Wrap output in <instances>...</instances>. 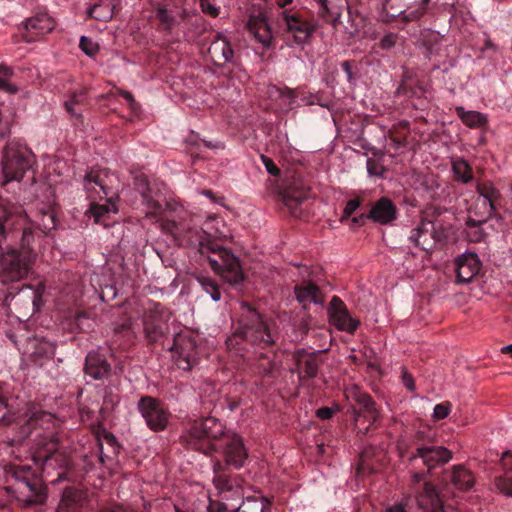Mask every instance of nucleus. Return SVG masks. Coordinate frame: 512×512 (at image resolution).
<instances>
[{
    "label": "nucleus",
    "mask_w": 512,
    "mask_h": 512,
    "mask_svg": "<svg viewBox=\"0 0 512 512\" xmlns=\"http://www.w3.org/2000/svg\"><path fill=\"white\" fill-rule=\"evenodd\" d=\"M25 290H30L31 291V293H32V304L35 307V309H38L39 305L41 303L42 293L44 291V285L43 284H38L35 289H32L29 285H27V286H25V287H23L21 289L22 292H24Z\"/></svg>",
    "instance_id": "obj_44"
},
{
    "label": "nucleus",
    "mask_w": 512,
    "mask_h": 512,
    "mask_svg": "<svg viewBox=\"0 0 512 512\" xmlns=\"http://www.w3.org/2000/svg\"><path fill=\"white\" fill-rule=\"evenodd\" d=\"M417 503L423 512H445L437 491L429 483L424 484L422 493L417 497Z\"/></svg>",
    "instance_id": "obj_23"
},
{
    "label": "nucleus",
    "mask_w": 512,
    "mask_h": 512,
    "mask_svg": "<svg viewBox=\"0 0 512 512\" xmlns=\"http://www.w3.org/2000/svg\"><path fill=\"white\" fill-rule=\"evenodd\" d=\"M148 205L152 209L151 213H154V214H156L161 209V206L155 202H149Z\"/></svg>",
    "instance_id": "obj_61"
},
{
    "label": "nucleus",
    "mask_w": 512,
    "mask_h": 512,
    "mask_svg": "<svg viewBox=\"0 0 512 512\" xmlns=\"http://www.w3.org/2000/svg\"><path fill=\"white\" fill-rule=\"evenodd\" d=\"M83 186L91 201L86 214L93 217L95 223L108 227L111 215L118 212L113 202L119 190L118 176L108 169H92L85 175Z\"/></svg>",
    "instance_id": "obj_3"
},
{
    "label": "nucleus",
    "mask_w": 512,
    "mask_h": 512,
    "mask_svg": "<svg viewBox=\"0 0 512 512\" xmlns=\"http://www.w3.org/2000/svg\"><path fill=\"white\" fill-rule=\"evenodd\" d=\"M200 7L203 13L212 17H217L220 13V7L211 3L210 0H200Z\"/></svg>",
    "instance_id": "obj_45"
},
{
    "label": "nucleus",
    "mask_w": 512,
    "mask_h": 512,
    "mask_svg": "<svg viewBox=\"0 0 512 512\" xmlns=\"http://www.w3.org/2000/svg\"><path fill=\"white\" fill-rule=\"evenodd\" d=\"M477 191L479 193L476 200L477 213L488 218L493 214L494 204L498 201L500 192L491 183L478 185Z\"/></svg>",
    "instance_id": "obj_15"
},
{
    "label": "nucleus",
    "mask_w": 512,
    "mask_h": 512,
    "mask_svg": "<svg viewBox=\"0 0 512 512\" xmlns=\"http://www.w3.org/2000/svg\"><path fill=\"white\" fill-rule=\"evenodd\" d=\"M33 154L21 142H10L5 150L2 160L4 182L20 181L25 172L32 167Z\"/></svg>",
    "instance_id": "obj_7"
},
{
    "label": "nucleus",
    "mask_w": 512,
    "mask_h": 512,
    "mask_svg": "<svg viewBox=\"0 0 512 512\" xmlns=\"http://www.w3.org/2000/svg\"><path fill=\"white\" fill-rule=\"evenodd\" d=\"M387 512H406L403 505H395L393 507H390Z\"/></svg>",
    "instance_id": "obj_60"
},
{
    "label": "nucleus",
    "mask_w": 512,
    "mask_h": 512,
    "mask_svg": "<svg viewBox=\"0 0 512 512\" xmlns=\"http://www.w3.org/2000/svg\"><path fill=\"white\" fill-rule=\"evenodd\" d=\"M103 512H134L133 510L123 507V506H111L105 509Z\"/></svg>",
    "instance_id": "obj_57"
},
{
    "label": "nucleus",
    "mask_w": 512,
    "mask_h": 512,
    "mask_svg": "<svg viewBox=\"0 0 512 512\" xmlns=\"http://www.w3.org/2000/svg\"><path fill=\"white\" fill-rule=\"evenodd\" d=\"M32 449V460L43 473L50 475L51 471L59 470L53 482L64 479L70 458L66 452L59 450L58 443L52 436L45 435L35 439Z\"/></svg>",
    "instance_id": "obj_6"
},
{
    "label": "nucleus",
    "mask_w": 512,
    "mask_h": 512,
    "mask_svg": "<svg viewBox=\"0 0 512 512\" xmlns=\"http://www.w3.org/2000/svg\"><path fill=\"white\" fill-rule=\"evenodd\" d=\"M328 314L330 323L340 331L354 333L360 324L359 320L350 315L343 301L337 296L331 299Z\"/></svg>",
    "instance_id": "obj_10"
},
{
    "label": "nucleus",
    "mask_w": 512,
    "mask_h": 512,
    "mask_svg": "<svg viewBox=\"0 0 512 512\" xmlns=\"http://www.w3.org/2000/svg\"><path fill=\"white\" fill-rule=\"evenodd\" d=\"M110 365L105 358L97 352H90L86 356L85 373L95 380H101L108 375Z\"/></svg>",
    "instance_id": "obj_22"
},
{
    "label": "nucleus",
    "mask_w": 512,
    "mask_h": 512,
    "mask_svg": "<svg viewBox=\"0 0 512 512\" xmlns=\"http://www.w3.org/2000/svg\"><path fill=\"white\" fill-rule=\"evenodd\" d=\"M82 501L81 493L74 488H66L58 505L57 512H77Z\"/></svg>",
    "instance_id": "obj_28"
},
{
    "label": "nucleus",
    "mask_w": 512,
    "mask_h": 512,
    "mask_svg": "<svg viewBox=\"0 0 512 512\" xmlns=\"http://www.w3.org/2000/svg\"><path fill=\"white\" fill-rule=\"evenodd\" d=\"M171 234L180 245L192 247L206 256L212 270L229 284L237 285L243 281L244 274L238 257L215 242L232 237L222 218L208 217L201 228L174 224Z\"/></svg>",
    "instance_id": "obj_1"
},
{
    "label": "nucleus",
    "mask_w": 512,
    "mask_h": 512,
    "mask_svg": "<svg viewBox=\"0 0 512 512\" xmlns=\"http://www.w3.org/2000/svg\"><path fill=\"white\" fill-rule=\"evenodd\" d=\"M27 32H32L31 37L24 36L26 41L34 40L35 36L43 35L51 32L54 29V21L47 14H38L33 16L22 23Z\"/></svg>",
    "instance_id": "obj_21"
},
{
    "label": "nucleus",
    "mask_w": 512,
    "mask_h": 512,
    "mask_svg": "<svg viewBox=\"0 0 512 512\" xmlns=\"http://www.w3.org/2000/svg\"><path fill=\"white\" fill-rule=\"evenodd\" d=\"M360 206V201L358 199L349 200L344 207V217H350Z\"/></svg>",
    "instance_id": "obj_50"
},
{
    "label": "nucleus",
    "mask_w": 512,
    "mask_h": 512,
    "mask_svg": "<svg viewBox=\"0 0 512 512\" xmlns=\"http://www.w3.org/2000/svg\"><path fill=\"white\" fill-rule=\"evenodd\" d=\"M294 358L300 378H313L317 375L318 363L313 355L302 350L298 351Z\"/></svg>",
    "instance_id": "obj_25"
},
{
    "label": "nucleus",
    "mask_w": 512,
    "mask_h": 512,
    "mask_svg": "<svg viewBox=\"0 0 512 512\" xmlns=\"http://www.w3.org/2000/svg\"><path fill=\"white\" fill-rule=\"evenodd\" d=\"M143 326L147 339L156 342L167 331V317L157 308L150 309L144 314Z\"/></svg>",
    "instance_id": "obj_14"
},
{
    "label": "nucleus",
    "mask_w": 512,
    "mask_h": 512,
    "mask_svg": "<svg viewBox=\"0 0 512 512\" xmlns=\"http://www.w3.org/2000/svg\"><path fill=\"white\" fill-rule=\"evenodd\" d=\"M10 215L6 208L0 207V249H2V242L6 239L4 223L8 222Z\"/></svg>",
    "instance_id": "obj_47"
},
{
    "label": "nucleus",
    "mask_w": 512,
    "mask_h": 512,
    "mask_svg": "<svg viewBox=\"0 0 512 512\" xmlns=\"http://www.w3.org/2000/svg\"><path fill=\"white\" fill-rule=\"evenodd\" d=\"M5 409H6L5 398L0 395V419L4 416V410Z\"/></svg>",
    "instance_id": "obj_59"
},
{
    "label": "nucleus",
    "mask_w": 512,
    "mask_h": 512,
    "mask_svg": "<svg viewBox=\"0 0 512 512\" xmlns=\"http://www.w3.org/2000/svg\"><path fill=\"white\" fill-rule=\"evenodd\" d=\"M457 283H469L480 272L481 262L476 253L468 252L455 261Z\"/></svg>",
    "instance_id": "obj_13"
},
{
    "label": "nucleus",
    "mask_w": 512,
    "mask_h": 512,
    "mask_svg": "<svg viewBox=\"0 0 512 512\" xmlns=\"http://www.w3.org/2000/svg\"><path fill=\"white\" fill-rule=\"evenodd\" d=\"M118 4V0H100L99 3L95 4L88 9V14L91 18L99 21H109L112 19L114 9Z\"/></svg>",
    "instance_id": "obj_27"
},
{
    "label": "nucleus",
    "mask_w": 512,
    "mask_h": 512,
    "mask_svg": "<svg viewBox=\"0 0 512 512\" xmlns=\"http://www.w3.org/2000/svg\"><path fill=\"white\" fill-rule=\"evenodd\" d=\"M367 171L370 176H382V171L371 159L367 160Z\"/></svg>",
    "instance_id": "obj_52"
},
{
    "label": "nucleus",
    "mask_w": 512,
    "mask_h": 512,
    "mask_svg": "<svg viewBox=\"0 0 512 512\" xmlns=\"http://www.w3.org/2000/svg\"><path fill=\"white\" fill-rule=\"evenodd\" d=\"M261 161L266 168V171L272 176H278L280 174L279 168L276 166L274 161L266 155H261Z\"/></svg>",
    "instance_id": "obj_49"
},
{
    "label": "nucleus",
    "mask_w": 512,
    "mask_h": 512,
    "mask_svg": "<svg viewBox=\"0 0 512 512\" xmlns=\"http://www.w3.org/2000/svg\"><path fill=\"white\" fill-rule=\"evenodd\" d=\"M170 350L174 351L186 363V366H183V368L190 367L197 359L196 342L190 335L177 334Z\"/></svg>",
    "instance_id": "obj_17"
},
{
    "label": "nucleus",
    "mask_w": 512,
    "mask_h": 512,
    "mask_svg": "<svg viewBox=\"0 0 512 512\" xmlns=\"http://www.w3.org/2000/svg\"><path fill=\"white\" fill-rule=\"evenodd\" d=\"M271 512L269 501L261 496H248L243 499L241 505H233L231 512Z\"/></svg>",
    "instance_id": "obj_26"
},
{
    "label": "nucleus",
    "mask_w": 512,
    "mask_h": 512,
    "mask_svg": "<svg viewBox=\"0 0 512 512\" xmlns=\"http://www.w3.org/2000/svg\"><path fill=\"white\" fill-rule=\"evenodd\" d=\"M452 405L450 402L445 401L435 405L432 417L434 420H443L447 418L451 412Z\"/></svg>",
    "instance_id": "obj_41"
},
{
    "label": "nucleus",
    "mask_w": 512,
    "mask_h": 512,
    "mask_svg": "<svg viewBox=\"0 0 512 512\" xmlns=\"http://www.w3.org/2000/svg\"><path fill=\"white\" fill-rule=\"evenodd\" d=\"M428 225H430V223H422L421 226L413 229L409 236V239L414 243V245L421 247L422 249H426Z\"/></svg>",
    "instance_id": "obj_35"
},
{
    "label": "nucleus",
    "mask_w": 512,
    "mask_h": 512,
    "mask_svg": "<svg viewBox=\"0 0 512 512\" xmlns=\"http://www.w3.org/2000/svg\"><path fill=\"white\" fill-rule=\"evenodd\" d=\"M293 0H275V2L280 6L284 7L288 4H290Z\"/></svg>",
    "instance_id": "obj_63"
},
{
    "label": "nucleus",
    "mask_w": 512,
    "mask_h": 512,
    "mask_svg": "<svg viewBox=\"0 0 512 512\" xmlns=\"http://www.w3.org/2000/svg\"><path fill=\"white\" fill-rule=\"evenodd\" d=\"M452 453L443 446H418L416 453L410 458L412 461L421 460L428 470L440 464L449 462Z\"/></svg>",
    "instance_id": "obj_12"
},
{
    "label": "nucleus",
    "mask_w": 512,
    "mask_h": 512,
    "mask_svg": "<svg viewBox=\"0 0 512 512\" xmlns=\"http://www.w3.org/2000/svg\"><path fill=\"white\" fill-rule=\"evenodd\" d=\"M83 94H74L69 100L65 101V107L67 111L71 115H79V113L74 109V106L82 102Z\"/></svg>",
    "instance_id": "obj_48"
},
{
    "label": "nucleus",
    "mask_w": 512,
    "mask_h": 512,
    "mask_svg": "<svg viewBox=\"0 0 512 512\" xmlns=\"http://www.w3.org/2000/svg\"><path fill=\"white\" fill-rule=\"evenodd\" d=\"M423 477H424L423 473H415L413 475V481L418 483V482H420L423 479Z\"/></svg>",
    "instance_id": "obj_62"
},
{
    "label": "nucleus",
    "mask_w": 512,
    "mask_h": 512,
    "mask_svg": "<svg viewBox=\"0 0 512 512\" xmlns=\"http://www.w3.org/2000/svg\"><path fill=\"white\" fill-rule=\"evenodd\" d=\"M451 481L457 489L466 491L473 487L475 479L469 470L462 466H457L452 471Z\"/></svg>",
    "instance_id": "obj_30"
},
{
    "label": "nucleus",
    "mask_w": 512,
    "mask_h": 512,
    "mask_svg": "<svg viewBox=\"0 0 512 512\" xmlns=\"http://www.w3.org/2000/svg\"><path fill=\"white\" fill-rule=\"evenodd\" d=\"M307 189L302 187L299 191L290 190L284 197V203L292 207L293 203H301L307 198Z\"/></svg>",
    "instance_id": "obj_38"
},
{
    "label": "nucleus",
    "mask_w": 512,
    "mask_h": 512,
    "mask_svg": "<svg viewBox=\"0 0 512 512\" xmlns=\"http://www.w3.org/2000/svg\"><path fill=\"white\" fill-rule=\"evenodd\" d=\"M32 231L25 229L20 251L9 249L0 257V280L3 283L17 282L24 279L34 262L32 250L28 248Z\"/></svg>",
    "instance_id": "obj_5"
},
{
    "label": "nucleus",
    "mask_w": 512,
    "mask_h": 512,
    "mask_svg": "<svg viewBox=\"0 0 512 512\" xmlns=\"http://www.w3.org/2000/svg\"><path fill=\"white\" fill-rule=\"evenodd\" d=\"M247 29L263 48H270L273 34L267 22V18L263 14L250 16Z\"/></svg>",
    "instance_id": "obj_16"
},
{
    "label": "nucleus",
    "mask_w": 512,
    "mask_h": 512,
    "mask_svg": "<svg viewBox=\"0 0 512 512\" xmlns=\"http://www.w3.org/2000/svg\"><path fill=\"white\" fill-rule=\"evenodd\" d=\"M209 511L210 512H227L228 508H227V505L224 503L211 501L210 505H209Z\"/></svg>",
    "instance_id": "obj_54"
},
{
    "label": "nucleus",
    "mask_w": 512,
    "mask_h": 512,
    "mask_svg": "<svg viewBox=\"0 0 512 512\" xmlns=\"http://www.w3.org/2000/svg\"><path fill=\"white\" fill-rule=\"evenodd\" d=\"M208 53L212 61L219 66L231 62L234 57L231 44L222 33L217 34L216 38L211 42Z\"/></svg>",
    "instance_id": "obj_18"
},
{
    "label": "nucleus",
    "mask_w": 512,
    "mask_h": 512,
    "mask_svg": "<svg viewBox=\"0 0 512 512\" xmlns=\"http://www.w3.org/2000/svg\"><path fill=\"white\" fill-rule=\"evenodd\" d=\"M286 30L290 33L296 44H304L317 28V25L302 19L296 13L283 12Z\"/></svg>",
    "instance_id": "obj_11"
},
{
    "label": "nucleus",
    "mask_w": 512,
    "mask_h": 512,
    "mask_svg": "<svg viewBox=\"0 0 512 512\" xmlns=\"http://www.w3.org/2000/svg\"><path fill=\"white\" fill-rule=\"evenodd\" d=\"M182 438L189 447L204 454L222 449L226 463L235 468H240L246 459L242 439L235 433H226L224 425L214 417L195 420Z\"/></svg>",
    "instance_id": "obj_2"
},
{
    "label": "nucleus",
    "mask_w": 512,
    "mask_h": 512,
    "mask_svg": "<svg viewBox=\"0 0 512 512\" xmlns=\"http://www.w3.org/2000/svg\"><path fill=\"white\" fill-rule=\"evenodd\" d=\"M13 76V70L6 65H0V90L6 91L10 94L18 92V87L10 82Z\"/></svg>",
    "instance_id": "obj_32"
},
{
    "label": "nucleus",
    "mask_w": 512,
    "mask_h": 512,
    "mask_svg": "<svg viewBox=\"0 0 512 512\" xmlns=\"http://www.w3.org/2000/svg\"><path fill=\"white\" fill-rule=\"evenodd\" d=\"M294 290L297 301L304 307L311 303L319 305L323 304L320 289L311 282L296 285Z\"/></svg>",
    "instance_id": "obj_24"
},
{
    "label": "nucleus",
    "mask_w": 512,
    "mask_h": 512,
    "mask_svg": "<svg viewBox=\"0 0 512 512\" xmlns=\"http://www.w3.org/2000/svg\"><path fill=\"white\" fill-rule=\"evenodd\" d=\"M79 46L87 56H94L99 50L98 44L86 36L80 38Z\"/></svg>",
    "instance_id": "obj_42"
},
{
    "label": "nucleus",
    "mask_w": 512,
    "mask_h": 512,
    "mask_svg": "<svg viewBox=\"0 0 512 512\" xmlns=\"http://www.w3.org/2000/svg\"><path fill=\"white\" fill-rule=\"evenodd\" d=\"M397 39V34L388 33L381 38L379 45L382 49L389 50L396 45Z\"/></svg>",
    "instance_id": "obj_46"
},
{
    "label": "nucleus",
    "mask_w": 512,
    "mask_h": 512,
    "mask_svg": "<svg viewBox=\"0 0 512 512\" xmlns=\"http://www.w3.org/2000/svg\"><path fill=\"white\" fill-rule=\"evenodd\" d=\"M239 324V329L226 340L228 349L239 350L238 345L244 340L260 348L269 347L274 343L269 324L247 303L241 305Z\"/></svg>",
    "instance_id": "obj_4"
},
{
    "label": "nucleus",
    "mask_w": 512,
    "mask_h": 512,
    "mask_svg": "<svg viewBox=\"0 0 512 512\" xmlns=\"http://www.w3.org/2000/svg\"><path fill=\"white\" fill-rule=\"evenodd\" d=\"M456 113L469 128H479L487 123L486 115L475 110L466 111L463 107L459 106L456 107Z\"/></svg>",
    "instance_id": "obj_29"
},
{
    "label": "nucleus",
    "mask_w": 512,
    "mask_h": 512,
    "mask_svg": "<svg viewBox=\"0 0 512 512\" xmlns=\"http://www.w3.org/2000/svg\"><path fill=\"white\" fill-rule=\"evenodd\" d=\"M275 368V362L272 361L267 355L261 354V361L259 362L257 369L262 375H269Z\"/></svg>",
    "instance_id": "obj_43"
},
{
    "label": "nucleus",
    "mask_w": 512,
    "mask_h": 512,
    "mask_svg": "<svg viewBox=\"0 0 512 512\" xmlns=\"http://www.w3.org/2000/svg\"><path fill=\"white\" fill-rule=\"evenodd\" d=\"M396 214L393 202L387 197H382L371 207L368 218L385 225L396 219Z\"/></svg>",
    "instance_id": "obj_20"
},
{
    "label": "nucleus",
    "mask_w": 512,
    "mask_h": 512,
    "mask_svg": "<svg viewBox=\"0 0 512 512\" xmlns=\"http://www.w3.org/2000/svg\"><path fill=\"white\" fill-rule=\"evenodd\" d=\"M275 94L278 95V97L282 101V105L285 107H291L292 104L295 101L296 93L294 90L289 88L279 89L277 87L274 88Z\"/></svg>",
    "instance_id": "obj_40"
},
{
    "label": "nucleus",
    "mask_w": 512,
    "mask_h": 512,
    "mask_svg": "<svg viewBox=\"0 0 512 512\" xmlns=\"http://www.w3.org/2000/svg\"><path fill=\"white\" fill-rule=\"evenodd\" d=\"M402 383L403 385L410 391L415 390L414 379L411 374H409L406 370L402 373Z\"/></svg>",
    "instance_id": "obj_51"
},
{
    "label": "nucleus",
    "mask_w": 512,
    "mask_h": 512,
    "mask_svg": "<svg viewBox=\"0 0 512 512\" xmlns=\"http://www.w3.org/2000/svg\"><path fill=\"white\" fill-rule=\"evenodd\" d=\"M501 350H502L503 353L512 352V344L502 347Z\"/></svg>",
    "instance_id": "obj_64"
},
{
    "label": "nucleus",
    "mask_w": 512,
    "mask_h": 512,
    "mask_svg": "<svg viewBox=\"0 0 512 512\" xmlns=\"http://www.w3.org/2000/svg\"><path fill=\"white\" fill-rule=\"evenodd\" d=\"M316 415L318 418L322 420L330 419L333 415V410L328 407H322L316 411Z\"/></svg>",
    "instance_id": "obj_53"
},
{
    "label": "nucleus",
    "mask_w": 512,
    "mask_h": 512,
    "mask_svg": "<svg viewBox=\"0 0 512 512\" xmlns=\"http://www.w3.org/2000/svg\"><path fill=\"white\" fill-rule=\"evenodd\" d=\"M198 283L202 289L211 296V299L215 302L221 299V293L218 285L210 278L200 275L197 277Z\"/></svg>",
    "instance_id": "obj_33"
},
{
    "label": "nucleus",
    "mask_w": 512,
    "mask_h": 512,
    "mask_svg": "<svg viewBox=\"0 0 512 512\" xmlns=\"http://www.w3.org/2000/svg\"><path fill=\"white\" fill-rule=\"evenodd\" d=\"M495 485L503 495L512 497V468L507 469L502 476L496 478Z\"/></svg>",
    "instance_id": "obj_34"
},
{
    "label": "nucleus",
    "mask_w": 512,
    "mask_h": 512,
    "mask_svg": "<svg viewBox=\"0 0 512 512\" xmlns=\"http://www.w3.org/2000/svg\"><path fill=\"white\" fill-rule=\"evenodd\" d=\"M341 66H342V69H343L344 73L346 74L347 80L349 82H351L352 79H353V74H352V69H351L350 63L348 61H344L341 64Z\"/></svg>",
    "instance_id": "obj_56"
},
{
    "label": "nucleus",
    "mask_w": 512,
    "mask_h": 512,
    "mask_svg": "<svg viewBox=\"0 0 512 512\" xmlns=\"http://www.w3.org/2000/svg\"><path fill=\"white\" fill-rule=\"evenodd\" d=\"M316 2L320 17L330 21L333 26L340 23V17L345 9L350 13L347 0H316Z\"/></svg>",
    "instance_id": "obj_19"
},
{
    "label": "nucleus",
    "mask_w": 512,
    "mask_h": 512,
    "mask_svg": "<svg viewBox=\"0 0 512 512\" xmlns=\"http://www.w3.org/2000/svg\"><path fill=\"white\" fill-rule=\"evenodd\" d=\"M510 459H512V452L507 451V452H504V453L502 454L501 461L503 462V465H504V466H507V465H508V463H509Z\"/></svg>",
    "instance_id": "obj_58"
},
{
    "label": "nucleus",
    "mask_w": 512,
    "mask_h": 512,
    "mask_svg": "<svg viewBox=\"0 0 512 512\" xmlns=\"http://www.w3.org/2000/svg\"><path fill=\"white\" fill-rule=\"evenodd\" d=\"M347 397L352 398L360 405L358 410H354L355 428L359 433H367L378 419V412L372 398L357 387L349 389Z\"/></svg>",
    "instance_id": "obj_8"
},
{
    "label": "nucleus",
    "mask_w": 512,
    "mask_h": 512,
    "mask_svg": "<svg viewBox=\"0 0 512 512\" xmlns=\"http://www.w3.org/2000/svg\"><path fill=\"white\" fill-rule=\"evenodd\" d=\"M220 467H221L220 463L217 462V463L214 464L215 476L213 478V482H214L215 487L217 488V490L221 494H223L225 492L231 491L233 489V485H232L230 480H228L224 476L218 474V469Z\"/></svg>",
    "instance_id": "obj_36"
},
{
    "label": "nucleus",
    "mask_w": 512,
    "mask_h": 512,
    "mask_svg": "<svg viewBox=\"0 0 512 512\" xmlns=\"http://www.w3.org/2000/svg\"><path fill=\"white\" fill-rule=\"evenodd\" d=\"M430 0H418L415 1L409 8H408V18L409 19H418L427 10L428 3Z\"/></svg>",
    "instance_id": "obj_39"
},
{
    "label": "nucleus",
    "mask_w": 512,
    "mask_h": 512,
    "mask_svg": "<svg viewBox=\"0 0 512 512\" xmlns=\"http://www.w3.org/2000/svg\"><path fill=\"white\" fill-rule=\"evenodd\" d=\"M156 18L165 29H171L176 23L175 17L172 13L163 7H158L156 9Z\"/></svg>",
    "instance_id": "obj_37"
},
{
    "label": "nucleus",
    "mask_w": 512,
    "mask_h": 512,
    "mask_svg": "<svg viewBox=\"0 0 512 512\" xmlns=\"http://www.w3.org/2000/svg\"><path fill=\"white\" fill-rule=\"evenodd\" d=\"M452 170L458 181L468 183L472 180V170L467 161L464 159H456L453 161Z\"/></svg>",
    "instance_id": "obj_31"
},
{
    "label": "nucleus",
    "mask_w": 512,
    "mask_h": 512,
    "mask_svg": "<svg viewBox=\"0 0 512 512\" xmlns=\"http://www.w3.org/2000/svg\"><path fill=\"white\" fill-rule=\"evenodd\" d=\"M138 410L147 426L153 431H162L168 423V412L152 397H143L138 402Z\"/></svg>",
    "instance_id": "obj_9"
},
{
    "label": "nucleus",
    "mask_w": 512,
    "mask_h": 512,
    "mask_svg": "<svg viewBox=\"0 0 512 512\" xmlns=\"http://www.w3.org/2000/svg\"><path fill=\"white\" fill-rule=\"evenodd\" d=\"M120 95L129 103L130 107L134 110L136 107V102L133 95L128 91H121Z\"/></svg>",
    "instance_id": "obj_55"
}]
</instances>
